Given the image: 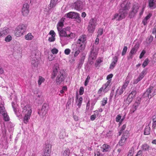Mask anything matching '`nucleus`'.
Wrapping results in <instances>:
<instances>
[{
	"label": "nucleus",
	"instance_id": "f257e3e1",
	"mask_svg": "<svg viewBox=\"0 0 156 156\" xmlns=\"http://www.w3.org/2000/svg\"><path fill=\"white\" fill-rule=\"evenodd\" d=\"M121 8L119 13L115 14L112 20L116 19V20H120L125 18L127 15L128 11L130 7V3L127 0H126L122 3Z\"/></svg>",
	"mask_w": 156,
	"mask_h": 156
},
{
	"label": "nucleus",
	"instance_id": "f03ea898",
	"mask_svg": "<svg viewBox=\"0 0 156 156\" xmlns=\"http://www.w3.org/2000/svg\"><path fill=\"white\" fill-rule=\"evenodd\" d=\"M27 26L25 25L22 24L19 25L15 29V35L17 37L21 36L25 32Z\"/></svg>",
	"mask_w": 156,
	"mask_h": 156
},
{
	"label": "nucleus",
	"instance_id": "7ed1b4c3",
	"mask_svg": "<svg viewBox=\"0 0 156 156\" xmlns=\"http://www.w3.org/2000/svg\"><path fill=\"white\" fill-rule=\"evenodd\" d=\"M97 23V20L95 18H92L89 22L87 30L90 33H93L94 31Z\"/></svg>",
	"mask_w": 156,
	"mask_h": 156
},
{
	"label": "nucleus",
	"instance_id": "20e7f679",
	"mask_svg": "<svg viewBox=\"0 0 156 156\" xmlns=\"http://www.w3.org/2000/svg\"><path fill=\"white\" fill-rule=\"evenodd\" d=\"M21 107L23 109L22 113L23 115H31L32 110L30 105L22 102L21 104Z\"/></svg>",
	"mask_w": 156,
	"mask_h": 156
},
{
	"label": "nucleus",
	"instance_id": "39448f33",
	"mask_svg": "<svg viewBox=\"0 0 156 156\" xmlns=\"http://www.w3.org/2000/svg\"><path fill=\"white\" fill-rule=\"evenodd\" d=\"M156 94V89L152 86H150L144 93L143 96L151 98Z\"/></svg>",
	"mask_w": 156,
	"mask_h": 156
},
{
	"label": "nucleus",
	"instance_id": "423d86ee",
	"mask_svg": "<svg viewBox=\"0 0 156 156\" xmlns=\"http://www.w3.org/2000/svg\"><path fill=\"white\" fill-rule=\"evenodd\" d=\"M98 48L96 46L93 45L91 49V51L89 56V59L92 60L95 59L97 57Z\"/></svg>",
	"mask_w": 156,
	"mask_h": 156
},
{
	"label": "nucleus",
	"instance_id": "0eeeda50",
	"mask_svg": "<svg viewBox=\"0 0 156 156\" xmlns=\"http://www.w3.org/2000/svg\"><path fill=\"white\" fill-rule=\"evenodd\" d=\"M83 46V44H81L80 45L78 44H73L72 45L71 48L73 51L75 52L74 55L75 57H77L78 54L80 53V48H81V49H83L84 48V47H82Z\"/></svg>",
	"mask_w": 156,
	"mask_h": 156
},
{
	"label": "nucleus",
	"instance_id": "6e6552de",
	"mask_svg": "<svg viewBox=\"0 0 156 156\" xmlns=\"http://www.w3.org/2000/svg\"><path fill=\"white\" fill-rule=\"evenodd\" d=\"M65 79V73L63 71H61L58 72L56 82L57 84H60Z\"/></svg>",
	"mask_w": 156,
	"mask_h": 156
},
{
	"label": "nucleus",
	"instance_id": "1a4fd4ad",
	"mask_svg": "<svg viewBox=\"0 0 156 156\" xmlns=\"http://www.w3.org/2000/svg\"><path fill=\"white\" fill-rule=\"evenodd\" d=\"M48 108V106L47 104H44L42 106L41 110L38 112L41 117L43 118L46 115Z\"/></svg>",
	"mask_w": 156,
	"mask_h": 156
},
{
	"label": "nucleus",
	"instance_id": "9d476101",
	"mask_svg": "<svg viewBox=\"0 0 156 156\" xmlns=\"http://www.w3.org/2000/svg\"><path fill=\"white\" fill-rule=\"evenodd\" d=\"M139 8V6L137 3H135L134 4L132 8L131 11L129 13V17L131 18L134 17L137 12Z\"/></svg>",
	"mask_w": 156,
	"mask_h": 156
},
{
	"label": "nucleus",
	"instance_id": "9b49d317",
	"mask_svg": "<svg viewBox=\"0 0 156 156\" xmlns=\"http://www.w3.org/2000/svg\"><path fill=\"white\" fill-rule=\"evenodd\" d=\"M129 136L128 131H127L126 133L123 134L118 144L120 146H123L124 145L126 144V141Z\"/></svg>",
	"mask_w": 156,
	"mask_h": 156
},
{
	"label": "nucleus",
	"instance_id": "f8f14e48",
	"mask_svg": "<svg viewBox=\"0 0 156 156\" xmlns=\"http://www.w3.org/2000/svg\"><path fill=\"white\" fill-rule=\"evenodd\" d=\"M29 5L27 3L24 4L22 9V15L25 16H27L29 12Z\"/></svg>",
	"mask_w": 156,
	"mask_h": 156
},
{
	"label": "nucleus",
	"instance_id": "ddd939ff",
	"mask_svg": "<svg viewBox=\"0 0 156 156\" xmlns=\"http://www.w3.org/2000/svg\"><path fill=\"white\" fill-rule=\"evenodd\" d=\"M136 94V90L133 89L132 92L129 94L126 99V101L128 102V104L132 101L133 99L135 98Z\"/></svg>",
	"mask_w": 156,
	"mask_h": 156
},
{
	"label": "nucleus",
	"instance_id": "4468645a",
	"mask_svg": "<svg viewBox=\"0 0 156 156\" xmlns=\"http://www.w3.org/2000/svg\"><path fill=\"white\" fill-rule=\"evenodd\" d=\"M147 73L146 69H144L139 74L138 77L133 81L134 84L137 83L139 81L141 80L144 77Z\"/></svg>",
	"mask_w": 156,
	"mask_h": 156
},
{
	"label": "nucleus",
	"instance_id": "2eb2a0df",
	"mask_svg": "<svg viewBox=\"0 0 156 156\" xmlns=\"http://www.w3.org/2000/svg\"><path fill=\"white\" fill-rule=\"evenodd\" d=\"M51 145L50 144H47L45 145L44 150L43 156H50L51 151Z\"/></svg>",
	"mask_w": 156,
	"mask_h": 156
},
{
	"label": "nucleus",
	"instance_id": "dca6fc26",
	"mask_svg": "<svg viewBox=\"0 0 156 156\" xmlns=\"http://www.w3.org/2000/svg\"><path fill=\"white\" fill-rule=\"evenodd\" d=\"M74 9L80 11L83 9V3L81 1H77L74 3Z\"/></svg>",
	"mask_w": 156,
	"mask_h": 156
},
{
	"label": "nucleus",
	"instance_id": "f3484780",
	"mask_svg": "<svg viewBox=\"0 0 156 156\" xmlns=\"http://www.w3.org/2000/svg\"><path fill=\"white\" fill-rule=\"evenodd\" d=\"M9 32V29L7 27H5L1 29H0V37L3 36L7 34Z\"/></svg>",
	"mask_w": 156,
	"mask_h": 156
},
{
	"label": "nucleus",
	"instance_id": "a211bd4d",
	"mask_svg": "<svg viewBox=\"0 0 156 156\" xmlns=\"http://www.w3.org/2000/svg\"><path fill=\"white\" fill-rule=\"evenodd\" d=\"M149 6L151 9H153L156 7V0H149Z\"/></svg>",
	"mask_w": 156,
	"mask_h": 156
},
{
	"label": "nucleus",
	"instance_id": "6ab92c4d",
	"mask_svg": "<svg viewBox=\"0 0 156 156\" xmlns=\"http://www.w3.org/2000/svg\"><path fill=\"white\" fill-rule=\"evenodd\" d=\"M31 62L32 66L37 67L39 63L38 59H37L35 57H34L32 58Z\"/></svg>",
	"mask_w": 156,
	"mask_h": 156
},
{
	"label": "nucleus",
	"instance_id": "aec40b11",
	"mask_svg": "<svg viewBox=\"0 0 156 156\" xmlns=\"http://www.w3.org/2000/svg\"><path fill=\"white\" fill-rule=\"evenodd\" d=\"M126 89L122 87L121 88L119 89V88H118L116 91L115 94V97L116 98L118 97L119 95L122 94L123 92Z\"/></svg>",
	"mask_w": 156,
	"mask_h": 156
},
{
	"label": "nucleus",
	"instance_id": "412c9836",
	"mask_svg": "<svg viewBox=\"0 0 156 156\" xmlns=\"http://www.w3.org/2000/svg\"><path fill=\"white\" fill-rule=\"evenodd\" d=\"M86 37L85 35H82L81 36L78 40L77 41V44H76L79 45L82 44H81L84 42L86 40Z\"/></svg>",
	"mask_w": 156,
	"mask_h": 156
},
{
	"label": "nucleus",
	"instance_id": "4be33fe9",
	"mask_svg": "<svg viewBox=\"0 0 156 156\" xmlns=\"http://www.w3.org/2000/svg\"><path fill=\"white\" fill-rule=\"evenodd\" d=\"M64 21V19H62L59 21L57 25L58 30H59L60 29H62V28L64 26L63 23Z\"/></svg>",
	"mask_w": 156,
	"mask_h": 156
},
{
	"label": "nucleus",
	"instance_id": "5701e85b",
	"mask_svg": "<svg viewBox=\"0 0 156 156\" xmlns=\"http://www.w3.org/2000/svg\"><path fill=\"white\" fill-rule=\"evenodd\" d=\"M139 47V45L138 44H136L130 52V53L133 55L135 54Z\"/></svg>",
	"mask_w": 156,
	"mask_h": 156
},
{
	"label": "nucleus",
	"instance_id": "b1692460",
	"mask_svg": "<svg viewBox=\"0 0 156 156\" xmlns=\"http://www.w3.org/2000/svg\"><path fill=\"white\" fill-rule=\"evenodd\" d=\"M141 101V99L140 98H137V101L134 103L133 105V112H134L137 109L138 106L139 105Z\"/></svg>",
	"mask_w": 156,
	"mask_h": 156
},
{
	"label": "nucleus",
	"instance_id": "393cba45",
	"mask_svg": "<svg viewBox=\"0 0 156 156\" xmlns=\"http://www.w3.org/2000/svg\"><path fill=\"white\" fill-rule=\"evenodd\" d=\"M113 61L111 64L110 66V68L113 69L115 66L118 60V58L116 56H115L113 58Z\"/></svg>",
	"mask_w": 156,
	"mask_h": 156
},
{
	"label": "nucleus",
	"instance_id": "a878e982",
	"mask_svg": "<svg viewBox=\"0 0 156 156\" xmlns=\"http://www.w3.org/2000/svg\"><path fill=\"white\" fill-rule=\"evenodd\" d=\"M59 35L60 37V38L61 37L66 36L67 35L65 31V29H60L59 30H58Z\"/></svg>",
	"mask_w": 156,
	"mask_h": 156
},
{
	"label": "nucleus",
	"instance_id": "bb28decb",
	"mask_svg": "<svg viewBox=\"0 0 156 156\" xmlns=\"http://www.w3.org/2000/svg\"><path fill=\"white\" fill-rule=\"evenodd\" d=\"M58 72V68L55 66L53 68V70L52 73L51 78L54 79L55 77Z\"/></svg>",
	"mask_w": 156,
	"mask_h": 156
},
{
	"label": "nucleus",
	"instance_id": "cd10ccee",
	"mask_svg": "<svg viewBox=\"0 0 156 156\" xmlns=\"http://www.w3.org/2000/svg\"><path fill=\"white\" fill-rule=\"evenodd\" d=\"M152 16V14L149 13L144 18L142 23L144 25H145L148 22V20H149Z\"/></svg>",
	"mask_w": 156,
	"mask_h": 156
},
{
	"label": "nucleus",
	"instance_id": "c85d7f7f",
	"mask_svg": "<svg viewBox=\"0 0 156 156\" xmlns=\"http://www.w3.org/2000/svg\"><path fill=\"white\" fill-rule=\"evenodd\" d=\"M6 111L4 106V102H0V113L2 115L4 114L6 112Z\"/></svg>",
	"mask_w": 156,
	"mask_h": 156
},
{
	"label": "nucleus",
	"instance_id": "c756f323",
	"mask_svg": "<svg viewBox=\"0 0 156 156\" xmlns=\"http://www.w3.org/2000/svg\"><path fill=\"white\" fill-rule=\"evenodd\" d=\"M58 0H51L50 4L49 5V9H51L54 7L56 4Z\"/></svg>",
	"mask_w": 156,
	"mask_h": 156
},
{
	"label": "nucleus",
	"instance_id": "7c9ffc66",
	"mask_svg": "<svg viewBox=\"0 0 156 156\" xmlns=\"http://www.w3.org/2000/svg\"><path fill=\"white\" fill-rule=\"evenodd\" d=\"M60 40L62 42L65 43H67L68 41L70 40L69 38H68L67 35L66 36L61 37Z\"/></svg>",
	"mask_w": 156,
	"mask_h": 156
},
{
	"label": "nucleus",
	"instance_id": "2f4dec72",
	"mask_svg": "<svg viewBox=\"0 0 156 156\" xmlns=\"http://www.w3.org/2000/svg\"><path fill=\"white\" fill-rule=\"evenodd\" d=\"M151 129L149 125L146 126L144 129V134L146 135H148L150 134Z\"/></svg>",
	"mask_w": 156,
	"mask_h": 156
},
{
	"label": "nucleus",
	"instance_id": "473e14b6",
	"mask_svg": "<svg viewBox=\"0 0 156 156\" xmlns=\"http://www.w3.org/2000/svg\"><path fill=\"white\" fill-rule=\"evenodd\" d=\"M24 116L23 118V122L27 124L29 122V120L30 118L31 115H23Z\"/></svg>",
	"mask_w": 156,
	"mask_h": 156
},
{
	"label": "nucleus",
	"instance_id": "72a5a7b5",
	"mask_svg": "<svg viewBox=\"0 0 156 156\" xmlns=\"http://www.w3.org/2000/svg\"><path fill=\"white\" fill-rule=\"evenodd\" d=\"M25 37L27 40H30L33 39L34 37L30 33H28L27 34L25 35Z\"/></svg>",
	"mask_w": 156,
	"mask_h": 156
},
{
	"label": "nucleus",
	"instance_id": "f704fd0d",
	"mask_svg": "<svg viewBox=\"0 0 156 156\" xmlns=\"http://www.w3.org/2000/svg\"><path fill=\"white\" fill-rule=\"evenodd\" d=\"M94 114L92 115L90 117V119L92 121H94L95 119L97 116H98V111H95L94 112Z\"/></svg>",
	"mask_w": 156,
	"mask_h": 156
},
{
	"label": "nucleus",
	"instance_id": "c9c22d12",
	"mask_svg": "<svg viewBox=\"0 0 156 156\" xmlns=\"http://www.w3.org/2000/svg\"><path fill=\"white\" fill-rule=\"evenodd\" d=\"M109 147H110L109 146L105 144L103 145L102 149L101 150L103 152L108 151L109 150Z\"/></svg>",
	"mask_w": 156,
	"mask_h": 156
},
{
	"label": "nucleus",
	"instance_id": "e433bc0d",
	"mask_svg": "<svg viewBox=\"0 0 156 156\" xmlns=\"http://www.w3.org/2000/svg\"><path fill=\"white\" fill-rule=\"evenodd\" d=\"M83 98L81 97L77 99L76 102L77 103V105L78 106L79 108H80V107Z\"/></svg>",
	"mask_w": 156,
	"mask_h": 156
},
{
	"label": "nucleus",
	"instance_id": "4c0bfd02",
	"mask_svg": "<svg viewBox=\"0 0 156 156\" xmlns=\"http://www.w3.org/2000/svg\"><path fill=\"white\" fill-rule=\"evenodd\" d=\"M3 117L4 120L5 121H8L9 120V116L7 115L6 112L4 113V114L2 115Z\"/></svg>",
	"mask_w": 156,
	"mask_h": 156
},
{
	"label": "nucleus",
	"instance_id": "58836bf2",
	"mask_svg": "<svg viewBox=\"0 0 156 156\" xmlns=\"http://www.w3.org/2000/svg\"><path fill=\"white\" fill-rule=\"evenodd\" d=\"M70 154V151L68 149H66L63 153V156H69Z\"/></svg>",
	"mask_w": 156,
	"mask_h": 156
},
{
	"label": "nucleus",
	"instance_id": "ea45409f",
	"mask_svg": "<svg viewBox=\"0 0 156 156\" xmlns=\"http://www.w3.org/2000/svg\"><path fill=\"white\" fill-rule=\"evenodd\" d=\"M44 79L42 77L40 76L39 77V80H38V84L39 85H40L42 83L44 82Z\"/></svg>",
	"mask_w": 156,
	"mask_h": 156
},
{
	"label": "nucleus",
	"instance_id": "a19ab883",
	"mask_svg": "<svg viewBox=\"0 0 156 156\" xmlns=\"http://www.w3.org/2000/svg\"><path fill=\"white\" fill-rule=\"evenodd\" d=\"M149 63V60L147 58H146L142 66L143 68L145 67Z\"/></svg>",
	"mask_w": 156,
	"mask_h": 156
},
{
	"label": "nucleus",
	"instance_id": "79ce46f5",
	"mask_svg": "<svg viewBox=\"0 0 156 156\" xmlns=\"http://www.w3.org/2000/svg\"><path fill=\"white\" fill-rule=\"evenodd\" d=\"M129 83V81L126 79L122 87L126 89Z\"/></svg>",
	"mask_w": 156,
	"mask_h": 156
},
{
	"label": "nucleus",
	"instance_id": "37998d69",
	"mask_svg": "<svg viewBox=\"0 0 156 156\" xmlns=\"http://www.w3.org/2000/svg\"><path fill=\"white\" fill-rule=\"evenodd\" d=\"M127 50V48L126 46H124L122 51V55L124 56L125 55Z\"/></svg>",
	"mask_w": 156,
	"mask_h": 156
},
{
	"label": "nucleus",
	"instance_id": "c03bdc74",
	"mask_svg": "<svg viewBox=\"0 0 156 156\" xmlns=\"http://www.w3.org/2000/svg\"><path fill=\"white\" fill-rule=\"evenodd\" d=\"M67 36L69 39L74 38L75 36V34L71 33L70 34H67Z\"/></svg>",
	"mask_w": 156,
	"mask_h": 156
},
{
	"label": "nucleus",
	"instance_id": "a18cd8bd",
	"mask_svg": "<svg viewBox=\"0 0 156 156\" xmlns=\"http://www.w3.org/2000/svg\"><path fill=\"white\" fill-rule=\"evenodd\" d=\"M12 39V37L10 35L7 36L5 38V41L6 42L10 41Z\"/></svg>",
	"mask_w": 156,
	"mask_h": 156
},
{
	"label": "nucleus",
	"instance_id": "49530a36",
	"mask_svg": "<svg viewBox=\"0 0 156 156\" xmlns=\"http://www.w3.org/2000/svg\"><path fill=\"white\" fill-rule=\"evenodd\" d=\"M73 12H70L66 14L67 17L73 19Z\"/></svg>",
	"mask_w": 156,
	"mask_h": 156
},
{
	"label": "nucleus",
	"instance_id": "de8ad7c7",
	"mask_svg": "<svg viewBox=\"0 0 156 156\" xmlns=\"http://www.w3.org/2000/svg\"><path fill=\"white\" fill-rule=\"evenodd\" d=\"M142 147L143 150L146 151L148 150L149 148V146L147 144H144L142 146Z\"/></svg>",
	"mask_w": 156,
	"mask_h": 156
},
{
	"label": "nucleus",
	"instance_id": "09e8293b",
	"mask_svg": "<svg viewBox=\"0 0 156 156\" xmlns=\"http://www.w3.org/2000/svg\"><path fill=\"white\" fill-rule=\"evenodd\" d=\"M103 32V30L102 29L99 28L98 31V35H97V37H99L101 35Z\"/></svg>",
	"mask_w": 156,
	"mask_h": 156
},
{
	"label": "nucleus",
	"instance_id": "8fccbe9b",
	"mask_svg": "<svg viewBox=\"0 0 156 156\" xmlns=\"http://www.w3.org/2000/svg\"><path fill=\"white\" fill-rule=\"evenodd\" d=\"M90 76H87V78H86V79L85 80V82L84 85L85 86H87V85L89 81V80H90Z\"/></svg>",
	"mask_w": 156,
	"mask_h": 156
},
{
	"label": "nucleus",
	"instance_id": "3c124183",
	"mask_svg": "<svg viewBox=\"0 0 156 156\" xmlns=\"http://www.w3.org/2000/svg\"><path fill=\"white\" fill-rule=\"evenodd\" d=\"M103 89H104V92L105 93L107 92L109 90L108 87L105 84H104L102 87Z\"/></svg>",
	"mask_w": 156,
	"mask_h": 156
},
{
	"label": "nucleus",
	"instance_id": "603ef678",
	"mask_svg": "<svg viewBox=\"0 0 156 156\" xmlns=\"http://www.w3.org/2000/svg\"><path fill=\"white\" fill-rule=\"evenodd\" d=\"M51 52L54 54H56L58 52V50L56 48H54L51 50Z\"/></svg>",
	"mask_w": 156,
	"mask_h": 156
},
{
	"label": "nucleus",
	"instance_id": "864d4df0",
	"mask_svg": "<svg viewBox=\"0 0 156 156\" xmlns=\"http://www.w3.org/2000/svg\"><path fill=\"white\" fill-rule=\"evenodd\" d=\"M107 102V98H104L102 101V105L103 106H105Z\"/></svg>",
	"mask_w": 156,
	"mask_h": 156
},
{
	"label": "nucleus",
	"instance_id": "5fc2aeb1",
	"mask_svg": "<svg viewBox=\"0 0 156 156\" xmlns=\"http://www.w3.org/2000/svg\"><path fill=\"white\" fill-rule=\"evenodd\" d=\"M145 53H146L145 51L144 50H143L141 52V53L140 55L139 56V58L140 59H141V58H142L144 56V55L145 54Z\"/></svg>",
	"mask_w": 156,
	"mask_h": 156
},
{
	"label": "nucleus",
	"instance_id": "6e6d98bb",
	"mask_svg": "<svg viewBox=\"0 0 156 156\" xmlns=\"http://www.w3.org/2000/svg\"><path fill=\"white\" fill-rule=\"evenodd\" d=\"M12 106L13 108V109L14 111L16 114V115L17 116H19V115H20L19 113H18V112H17V109L16 108H15L13 106V103H12Z\"/></svg>",
	"mask_w": 156,
	"mask_h": 156
},
{
	"label": "nucleus",
	"instance_id": "4d7b16f0",
	"mask_svg": "<svg viewBox=\"0 0 156 156\" xmlns=\"http://www.w3.org/2000/svg\"><path fill=\"white\" fill-rule=\"evenodd\" d=\"M70 50L69 48L66 49L64 51L65 54L66 55H69L70 54Z\"/></svg>",
	"mask_w": 156,
	"mask_h": 156
},
{
	"label": "nucleus",
	"instance_id": "13d9d810",
	"mask_svg": "<svg viewBox=\"0 0 156 156\" xmlns=\"http://www.w3.org/2000/svg\"><path fill=\"white\" fill-rule=\"evenodd\" d=\"M65 136V133L63 132L62 133L61 132L59 134V137L61 139H63Z\"/></svg>",
	"mask_w": 156,
	"mask_h": 156
},
{
	"label": "nucleus",
	"instance_id": "bf43d9fd",
	"mask_svg": "<svg viewBox=\"0 0 156 156\" xmlns=\"http://www.w3.org/2000/svg\"><path fill=\"white\" fill-rule=\"evenodd\" d=\"M54 36H51L48 38V40L50 42H53L55 40V38Z\"/></svg>",
	"mask_w": 156,
	"mask_h": 156
},
{
	"label": "nucleus",
	"instance_id": "052dcab7",
	"mask_svg": "<svg viewBox=\"0 0 156 156\" xmlns=\"http://www.w3.org/2000/svg\"><path fill=\"white\" fill-rule=\"evenodd\" d=\"M84 92V88L83 87H81L80 89L79 93L80 95H82Z\"/></svg>",
	"mask_w": 156,
	"mask_h": 156
},
{
	"label": "nucleus",
	"instance_id": "680f3d73",
	"mask_svg": "<svg viewBox=\"0 0 156 156\" xmlns=\"http://www.w3.org/2000/svg\"><path fill=\"white\" fill-rule=\"evenodd\" d=\"M121 118V116L120 115H117L116 118V121L117 122H119Z\"/></svg>",
	"mask_w": 156,
	"mask_h": 156
},
{
	"label": "nucleus",
	"instance_id": "e2e57ef3",
	"mask_svg": "<svg viewBox=\"0 0 156 156\" xmlns=\"http://www.w3.org/2000/svg\"><path fill=\"white\" fill-rule=\"evenodd\" d=\"M79 15L78 13L73 12V19H76V18H77V17H78Z\"/></svg>",
	"mask_w": 156,
	"mask_h": 156
},
{
	"label": "nucleus",
	"instance_id": "0e129e2a",
	"mask_svg": "<svg viewBox=\"0 0 156 156\" xmlns=\"http://www.w3.org/2000/svg\"><path fill=\"white\" fill-rule=\"evenodd\" d=\"M104 92V89L101 87L98 90V93L99 94H101L102 91Z\"/></svg>",
	"mask_w": 156,
	"mask_h": 156
},
{
	"label": "nucleus",
	"instance_id": "69168bd1",
	"mask_svg": "<svg viewBox=\"0 0 156 156\" xmlns=\"http://www.w3.org/2000/svg\"><path fill=\"white\" fill-rule=\"evenodd\" d=\"M49 34L50 35H51V36H53L54 37L55 36V33L54 32V31L53 30H51L49 33Z\"/></svg>",
	"mask_w": 156,
	"mask_h": 156
},
{
	"label": "nucleus",
	"instance_id": "338daca9",
	"mask_svg": "<svg viewBox=\"0 0 156 156\" xmlns=\"http://www.w3.org/2000/svg\"><path fill=\"white\" fill-rule=\"evenodd\" d=\"M142 152L141 151H139L137 153L135 156H142Z\"/></svg>",
	"mask_w": 156,
	"mask_h": 156
},
{
	"label": "nucleus",
	"instance_id": "774afa93",
	"mask_svg": "<svg viewBox=\"0 0 156 156\" xmlns=\"http://www.w3.org/2000/svg\"><path fill=\"white\" fill-rule=\"evenodd\" d=\"M152 60L154 62H156V53L153 55V56Z\"/></svg>",
	"mask_w": 156,
	"mask_h": 156
}]
</instances>
